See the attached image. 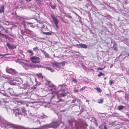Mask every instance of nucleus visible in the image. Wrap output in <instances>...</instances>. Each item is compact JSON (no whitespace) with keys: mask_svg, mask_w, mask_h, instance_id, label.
Returning <instances> with one entry per match:
<instances>
[{"mask_svg":"<svg viewBox=\"0 0 129 129\" xmlns=\"http://www.w3.org/2000/svg\"><path fill=\"white\" fill-rule=\"evenodd\" d=\"M21 57H22V58H24V55L23 54H21Z\"/></svg>","mask_w":129,"mask_h":129,"instance_id":"nucleus-50","label":"nucleus"},{"mask_svg":"<svg viewBox=\"0 0 129 129\" xmlns=\"http://www.w3.org/2000/svg\"><path fill=\"white\" fill-rule=\"evenodd\" d=\"M62 89L63 91H65V90H66L68 89L67 85L65 84H62Z\"/></svg>","mask_w":129,"mask_h":129,"instance_id":"nucleus-14","label":"nucleus"},{"mask_svg":"<svg viewBox=\"0 0 129 129\" xmlns=\"http://www.w3.org/2000/svg\"><path fill=\"white\" fill-rule=\"evenodd\" d=\"M66 95V93H61L57 97L58 98L59 96L63 97Z\"/></svg>","mask_w":129,"mask_h":129,"instance_id":"nucleus-25","label":"nucleus"},{"mask_svg":"<svg viewBox=\"0 0 129 129\" xmlns=\"http://www.w3.org/2000/svg\"><path fill=\"white\" fill-rule=\"evenodd\" d=\"M31 99L33 100H36V98H37L38 96L37 95L35 94H32L30 96Z\"/></svg>","mask_w":129,"mask_h":129,"instance_id":"nucleus-13","label":"nucleus"},{"mask_svg":"<svg viewBox=\"0 0 129 129\" xmlns=\"http://www.w3.org/2000/svg\"><path fill=\"white\" fill-rule=\"evenodd\" d=\"M21 110H22V112L23 113H24L25 112V108L24 107L21 108Z\"/></svg>","mask_w":129,"mask_h":129,"instance_id":"nucleus-35","label":"nucleus"},{"mask_svg":"<svg viewBox=\"0 0 129 129\" xmlns=\"http://www.w3.org/2000/svg\"><path fill=\"white\" fill-rule=\"evenodd\" d=\"M45 56V57H49V55L48 54L46 53L44 55Z\"/></svg>","mask_w":129,"mask_h":129,"instance_id":"nucleus-37","label":"nucleus"},{"mask_svg":"<svg viewBox=\"0 0 129 129\" xmlns=\"http://www.w3.org/2000/svg\"><path fill=\"white\" fill-rule=\"evenodd\" d=\"M76 121L74 120L72 121H69V123L70 125L71 126H72L74 123L75 124V127L72 128L71 129H78L81 128H82L85 126H87V124L84 122L77 123H76Z\"/></svg>","mask_w":129,"mask_h":129,"instance_id":"nucleus-2","label":"nucleus"},{"mask_svg":"<svg viewBox=\"0 0 129 129\" xmlns=\"http://www.w3.org/2000/svg\"><path fill=\"white\" fill-rule=\"evenodd\" d=\"M51 17L52 18L53 21L54 22L56 26L57 27H58L57 24L58 23V20H57L56 18H55L52 15H51Z\"/></svg>","mask_w":129,"mask_h":129,"instance_id":"nucleus-7","label":"nucleus"},{"mask_svg":"<svg viewBox=\"0 0 129 129\" xmlns=\"http://www.w3.org/2000/svg\"><path fill=\"white\" fill-rule=\"evenodd\" d=\"M21 60H22L23 61H25L26 62H29V60H25V59H21Z\"/></svg>","mask_w":129,"mask_h":129,"instance_id":"nucleus-46","label":"nucleus"},{"mask_svg":"<svg viewBox=\"0 0 129 129\" xmlns=\"http://www.w3.org/2000/svg\"><path fill=\"white\" fill-rule=\"evenodd\" d=\"M14 14V13L13 12L12 13H11V14L12 15H13Z\"/></svg>","mask_w":129,"mask_h":129,"instance_id":"nucleus-61","label":"nucleus"},{"mask_svg":"<svg viewBox=\"0 0 129 129\" xmlns=\"http://www.w3.org/2000/svg\"><path fill=\"white\" fill-rule=\"evenodd\" d=\"M7 45L8 46V48L10 49H15V47H12V45L8 43H7Z\"/></svg>","mask_w":129,"mask_h":129,"instance_id":"nucleus-21","label":"nucleus"},{"mask_svg":"<svg viewBox=\"0 0 129 129\" xmlns=\"http://www.w3.org/2000/svg\"><path fill=\"white\" fill-rule=\"evenodd\" d=\"M89 101L88 100H86V102H89Z\"/></svg>","mask_w":129,"mask_h":129,"instance_id":"nucleus-60","label":"nucleus"},{"mask_svg":"<svg viewBox=\"0 0 129 129\" xmlns=\"http://www.w3.org/2000/svg\"><path fill=\"white\" fill-rule=\"evenodd\" d=\"M6 70L7 73H10L12 75H16L17 73V72L15 70L11 68L9 69L7 68Z\"/></svg>","mask_w":129,"mask_h":129,"instance_id":"nucleus-5","label":"nucleus"},{"mask_svg":"<svg viewBox=\"0 0 129 129\" xmlns=\"http://www.w3.org/2000/svg\"><path fill=\"white\" fill-rule=\"evenodd\" d=\"M76 101H77V103H78L79 104H80V102H81L80 101V100L78 99L75 98V99H74L72 101L71 103H75V102Z\"/></svg>","mask_w":129,"mask_h":129,"instance_id":"nucleus-15","label":"nucleus"},{"mask_svg":"<svg viewBox=\"0 0 129 129\" xmlns=\"http://www.w3.org/2000/svg\"><path fill=\"white\" fill-rule=\"evenodd\" d=\"M31 67H34L35 68H39V67H40V66H38L37 65H33V66H32L31 65Z\"/></svg>","mask_w":129,"mask_h":129,"instance_id":"nucleus-34","label":"nucleus"},{"mask_svg":"<svg viewBox=\"0 0 129 129\" xmlns=\"http://www.w3.org/2000/svg\"><path fill=\"white\" fill-rule=\"evenodd\" d=\"M48 29V28L46 26H45L44 25H43L41 27V30L42 31L44 30L47 31Z\"/></svg>","mask_w":129,"mask_h":129,"instance_id":"nucleus-17","label":"nucleus"},{"mask_svg":"<svg viewBox=\"0 0 129 129\" xmlns=\"http://www.w3.org/2000/svg\"><path fill=\"white\" fill-rule=\"evenodd\" d=\"M25 22L27 24H33V22Z\"/></svg>","mask_w":129,"mask_h":129,"instance_id":"nucleus-40","label":"nucleus"},{"mask_svg":"<svg viewBox=\"0 0 129 129\" xmlns=\"http://www.w3.org/2000/svg\"><path fill=\"white\" fill-rule=\"evenodd\" d=\"M103 126L102 125H101L99 126V128L100 129H108L106 125H104V128H103Z\"/></svg>","mask_w":129,"mask_h":129,"instance_id":"nucleus-19","label":"nucleus"},{"mask_svg":"<svg viewBox=\"0 0 129 129\" xmlns=\"http://www.w3.org/2000/svg\"><path fill=\"white\" fill-rule=\"evenodd\" d=\"M39 100H38L37 101H35L34 102V103H39Z\"/></svg>","mask_w":129,"mask_h":129,"instance_id":"nucleus-52","label":"nucleus"},{"mask_svg":"<svg viewBox=\"0 0 129 129\" xmlns=\"http://www.w3.org/2000/svg\"><path fill=\"white\" fill-rule=\"evenodd\" d=\"M7 90H12V88H8L7 89Z\"/></svg>","mask_w":129,"mask_h":129,"instance_id":"nucleus-51","label":"nucleus"},{"mask_svg":"<svg viewBox=\"0 0 129 129\" xmlns=\"http://www.w3.org/2000/svg\"><path fill=\"white\" fill-rule=\"evenodd\" d=\"M69 18H72V17H71V16H69Z\"/></svg>","mask_w":129,"mask_h":129,"instance_id":"nucleus-59","label":"nucleus"},{"mask_svg":"<svg viewBox=\"0 0 129 129\" xmlns=\"http://www.w3.org/2000/svg\"><path fill=\"white\" fill-rule=\"evenodd\" d=\"M38 122V123H39L40 124V123H41V122L40 121H39V120H38L37 121V122Z\"/></svg>","mask_w":129,"mask_h":129,"instance_id":"nucleus-56","label":"nucleus"},{"mask_svg":"<svg viewBox=\"0 0 129 129\" xmlns=\"http://www.w3.org/2000/svg\"><path fill=\"white\" fill-rule=\"evenodd\" d=\"M52 66L54 68H61L63 67L65 64V62H52L51 63Z\"/></svg>","mask_w":129,"mask_h":129,"instance_id":"nucleus-3","label":"nucleus"},{"mask_svg":"<svg viewBox=\"0 0 129 129\" xmlns=\"http://www.w3.org/2000/svg\"><path fill=\"white\" fill-rule=\"evenodd\" d=\"M16 17L18 19L21 20L23 23L24 22V19H26V17L24 16L21 17L18 16H17Z\"/></svg>","mask_w":129,"mask_h":129,"instance_id":"nucleus-9","label":"nucleus"},{"mask_svg":"<svg viewBox=\"0 0 129 129\" xmlns=\"http://www.w3.org/2000/svg\"><path fill=\"white\" fill-rule=\"evenodd\" d=\"M73 80L75 83H76L77 82V80L76 79H74Z\"/></svg>","mask_w":129,"mask_h":129,"instance_id":"nucleus-45","label":"nucleus"},{"mask_svg":"<svg viewBox=\"0 0 129 129\" xmlns=\"http://www.w3.org/2000/svg\"><path fill=\"white\" fill-rule=\"evenodd\" d=\"M51 7L53 9H54L55 8V5L52 6Z\"/></svg>","mask_w":129,"mask_h":129,"instance_id":"nucleus-43","label":"nucleus"},{"mask_svg":"<svg viewBox=\"0 0 129 129\" xmlns=\"http://www.w3.org/2000/svg\"><path fill=\"white\" fill-rule=\"evenodd\" d=\"M13 81H19V78L16 77H15L13 79Z\"/></svg>","mask_w":129,"mask_h":129,"instance_id":"nucleus-33","label":"nucleus"},{"mask_svg":"<svg viewBox=\"0 0 129 129\" xmlns=\"http://www.w3.org/2000/svg\"><path fill=\"white\" fill-rule=\"evenodd\" d=\"M24 94L22 93V94H21V96H19L21 97H22L24 95Z\"/></svg>","mask_w":129,"mask_h":129,"instance_id":"nucleus-57","label":"nucleus"},{"mask_svg":"<svg viewBox=\"0 0 129 129\" xmlns=\"http://www.w3.org/2000/svg\"><path fill=\"white\" fill-rule=\"evenodd\" d=\"M27 2H29L31 1V0H25Z\"/></svg>","mask_w":129,"mask_h":129,"instance_id":"nucleus-58","label":"nucleus"},{"mask_svg":"<svg viewBox=\"0 0 129 129\" xmlns=\"http://www.w3.org/2000/svg\"><path fill=\"white\" fill-rule=\"evenodd\" d=\"M33 49L34 51H36L37 50H38L39 49L38 47H36L34 48H33Z\"/></svg>","mask_w":129,"mask_h":129,"instance_id":"nucleus-36","label":"nucleus"},{"mask_svg":"<svg viewBox=\"0 0 129 129\" xmlns=\"http://www.w3.org/2000/svg\"><path fill=\"white\" fill-rule=\"evenodd\" d=\"M30 59L33 63H39L40 62V59L38 57L34 56L31 57Z\"/></svg>","mask_w":129,"mask_h":129,"instance_id":"nucleus-4","label":"nucleus"},{"mask_svg":"<svg viewBox=\"0 0 129 129\" xmlns=\"http://www.w3.org/2000/svg\"><path fill=\"white\" fill-rule=\"evenodd\" d=\"M6 109L7 111L8 112H10L11 111H12V109L9 107H6Z\"/></svg>","mask_w":129,"mask_h":129,"instance_id":"nucleus-22","label":"nucleus"},{"mask_svg":"<svg viewBox=\"0 0 129 129\" xmlns=\"http://www.w3.org/2000/svg\"><path fill=\"white\" fill-rule=\"evenodd\" d=\"M113 48L115 50H117V45L115 43L114 44L113 46Z\"/></svg>","mask_w":129,"mask_h":129,"instance_id":"nucleus-26","label":"nucleus"},{"mask_svg":"<svg viewBox=\"0 0 129 129\" xmlns=\"http://www.w3.org/2000/svg\"><path fill=\"white\" fill-rule=\"evenodd\" d=\"M46 68L47 69L50 71L52 72H53L54 71V69H52L51 68L47 67Z\"/></svg>","mask_w":129,"mask_h":129,"instance_id":"nucleus-20","label":"nucleus"},{"mask_svg":"<svg viewBox=\"0 0 129 129\" xmlns=\"http://www.w3.org/2000/svg\"><path fill=\"white\" fill-rule=\"evenodd\" d=\"M86 87L85 86H84L83 87L80 89V91H81L84 90Z\"/></svg>","mask_w":129,"mask_h":129,"instance_id":"nucleus-39","label":"nucleus"},{"mask_svg":"<svg viewBox=\"0 0 129 129\" xmlns=\"http://www.w3.org/2000/svg\"><path fill=\"white\" fill-rule=\"evenodd\" d=\"M49 88H48V89H47V91H51L52 93H53V88L52 87L53 86L51 84V83H49Z\"/></svg>","mask_w":129,"mask_h":129,"instance_id":"nucleus-10","label":"nucleus"},{"mask_svg":"<svg viewBox=\"0 0 129 129\" xmlns=\"http://www.w3.org/2000/svg\"><path fill=\"white\" fill-rule=\"evenodd\" d=\"M42 33L43 34L45 35H50L51 34V33L50 32H45L43 31H42Z\"/></svg>","mask_w":129,"mask_h":129,"instance_id":"nucleus-31","label":"nucleus"},{"mask_svg":"<svg viewBox=\"0 0 129 129\" xmlns=\"http://www.w3.org/2000/svg\"><path fill=\"white\" fill-rule=\"evenodd\" d=\"M97 91L99 92H101L102 91V90L100 88L98 87L95 88H94Z\"/></svg>","mask_w":129,"mask_h":129,"instance_id":"nucleus-29","label":"nucleus"},{"mask_svg":"<svg viewBox=\"0 0 129 129\" xmlns=\"http://www.w3.org/2000/svg\"><path fill=\"white\" fill-rule=\"evenodd\" d=\"M47 117V116L46 115H44L43 116V118H46Z\"/></svg>","mask_w":129,"mask_h":129,"instance_id":"nucleus-53","label":"nucleus"},{"mask_svg":"<svg viewBox=\"0 0 129 129\" xmlns=\"http://www.w3.org/2000/svg\"><path fill=\"white\" fill-rule=\"evenodd\" d=\"M117 1L120 2V1L119 0H116Z\"/></svg>","mask_w":129,"mask_h":129,"instance_id":"nucleus-63","label":"nucleus"},{"mask_svg":"<svg viewBox=\"0 0 129 129\" xmlns=\"http://www.w3.org/2000/svg\"><path fill=\"white\" fill-rule=\"evenodd\" d=\"M39 1H40L41 2V4H42L43 3V0H39Z\"/></svg>","mask_w":129,"mask_h":129,"instance_id":"nucleus-54","label":"nucleus"},{"mask_svg":"<svg viewBox=\"0 0 129 129\" xmlns=\"http://www.w3.org/2000/svg\"><path fill=\"white\" fill-rule=\"evenodd\" d=\"M112 65H111V66H110V68H111L112 67Z\"/></svg>","mask_w":129,"mask_h":129,"instance_id":"nucleus-62","label":"nucleus"},{"mask_svg":"<svg viewBox=\"0 0 129 129\" xmlns=\"http://www.w3.org/2000/svg\"><path fill=\"white\" fill-rule=\"evenodd\" d=\"M7 55L6 54H5V55H2L1 54V53L0 54V56H3V55Z\"/></svg>","mask_w":129,"mask_h":129,"instance_id":"nucleus-55","label":"nucleus"},{"mask_svg":"<svg viewBox=\"0 0 129 129\" xmlns=\"http://www.w3.org/2000/svg\"><path fill=\"white\" fill-rule=\"evenodd\" d=\"M13 112L15 116H17L20 115L21 112L19 109L18 108L16 109L13 110Z\"/></svg>","mask_w":129,"mask_h":129,"instance_id":"nucleus-6","label":"nucleus"},{"mask_svg":"<svg viewBox=\"0 0 129 129\" xmlns=\"http://www.w3.org/2000/svg\"><path fill=\"white\" fill-rule=\"evenodd\" d=\"M27 52L29 53L31 55H33V53L32 50H28L27 51Z\"/></svg>","mask_w":129,"mask_h":129,"instance_id":"nucleus-30","label":"nucleus"},{"mask_svg":"<svg viewBox=\"0 0 129 129\" xmlns=\"http://www.w3.org/2000/svg\"><path fill=\"white\" fill-rule=\"evenodd\" d=\"M9 83L11 85H15L16 84V83L15 82H13L12 81H11L9 82Z\"/></svg>","mask_w":129,"mask_h":129,"instance_id":"nucleus-24","label":"nucleus"},{"mask_svg":"<svg viewBox=\"0 0 129 129\" xmlns=\"http://www.w3.org/2000/svg\"><path fill=\"white\" fill-rule=\"evenodd\" d=\"M1 124L4 125L5 127L10 126L14 129H47L50 128H56V120H54L51 123L43 125L40 128H30L28 127L26 128L20 126L11 124L0 116V125Z\"/></svg>","mask_w":129,"mask_h":129,"instance_id":"nucleus-1","label":"nucleus"},{"mask_svg":"<svg viewBox=\"0 0 129 129\" xmlns=\"http://www.w3.org/2000/svg\"><path fill=\"white\" fill-rule=\"evenodd\" d=\"M102 75L105 76V75L103 73H102L101 72H99V74L98 75V76L99 77H100Z\"/></svg>","mask_w":129,"mask_h":129,"instance_id":"nucleus-32","label":"nucleus"},{"mask_svg":"<svg viewBox=\"0 0 129 129\" xmlns=\"http://www.w3.org/2000/svg\"><path fill=\"white\" fill-rule=\"evenodd\" d=\"M103 100L102 99H99L98 101V103H101L103 102Z\"/></svg>","mask_w":129,"mask_h":129,"instance_id":"nucleus-28","label":"nucleus"},{"mask_svg":"<svg viewBox=\"0 0 129 129\" xmlns=\"http://www.w3.org/2000/svg\"><path fill=\"white\" fill-rule=\"evenodd\" d=\"M36 76H38V78H39V79L40 80V81L42 82L43 81V77L42 76V75L41 73L39 74H36Z\"/></svg>","mask_w":129,"mask_h":129,"instance_id":"nucleus-11","label":"nucleus"},{"mask_svg":"<svg viewBox=\"0 0 129 129\" xmlns=\"http://www.w3.org/2000/svg\"><path fill=\"white\" fill-rule=\"evenodd\" d=\"M4 6H2L0 8V13H3L4 11Z\"/></svg>","mask_w":129,"mask_h":129,"instance_id":"nucleus-18","label":"nucleus"},{"mask_svg":"<svg viewBox=\"0 0 129 129\" xmlns=\"http://www.w3.org/2000/svg\"><path fill=\"white\" fill-rule=\"evenodd\" d=\"M16 102H17L18 104H23L24 102L21 101H19L18 100H16Z\"/></svg>","mask_w":129,"mask_h":129,"instance_id":"nucleus-23","label":"nucleus"},{"mask_svg":"<svg viewBox=\"0 0 129 129\" xmlns=\"http://www.w3.org/2000/svg\"><path fill=\"white\" fill-rule=\"evenodd\" d=\"M12 45V47H15V48H16V45Z\"/></svg>","mask_w":129,"mask_h":129,"instance_id":"nucleus-49","label":"nucleus"},{"mask_svg":"<svg viewBox=\"0 0 129 129\" xmlns=\"http://www.w3.org/2000/svg\"><path fill=\"white\" fill-rule=\"evenodd\" d=\"M117 108L118 110H120L123 109L124 107L122 106H118Z\"/></svg>","mask_w":129,"mask_h":129,"instance_id":"nucleus-27","label":"nucleus"},{"mask_svg":"<svg viewBox=\"0 0 129 129\" xmlns=\"http://www.w3.org/2000/svg\"><path fill=\"white\" fill-rule=\"evenodd\" d=\"M18 62L20 64H21L22 65H23V64H24V65L26 66H30L31 67V65H29L27 64V63H25L23 62H21V61H18Z\"/></svg>","mask_w":129,"mask_h":129,"instance_id":"nucleus-16","label":"nucleus"},{"mask_svg":"<svg viewBox=\"0 0 129 129\" xmlns=\"http://www.w3.org/2000/svg\"><path fill=\"white\" fill-rule=\"evenodd\" d=\"M41 50L44 55H45V54L46 53V51L44 50H43L42 49H41Z\"/></svg>","mask_w":129,"mask_h":129,"instance_id":"nucleus-38","label":"nucleus"},{"mask_svg":"<svg viewBox=\"0 0 129 129\" xmlns=\"http://www.w3.org/2000/svg\"><path fill=\"white\" fill-rule=\"evenodd\" d=\"M5 78L7 79H10L11 78V77L9 76H8V77H5Z\"/></svg>","mask_w":129,"mask_h":129,"instance_id":"nucleus-44","label":"nucleus"},{"mask_svg":"<svg viewBox=\"0 0 129 129\" xmlns=\"http://www.w3.org/2000/svg\"><path fill=\"white\" fill-rule=\"evenodd\" d=\"M9 92L10 94H11V93L10 92V91H9Z\"/></svg>","mask_w":129,"mask_h":129,"instance_id":"nucleus-64","label":"nucleus"},{"mask_svg":"<svg viewBox=\"0 0 129 129\" xmlns=\"http://www.w3.org/2000/svg\"><path fill=\"white\" fill-rule=\"evenodd\" d=\"M61 129H70V128H69L68 127H67L66 128H64V127H62Z\"/></svg>","mask_w":129,"mask_h":129,"instance_id":"nucleus-48","label":"nucleus"},{"mask_svg":"<svg viewBox=\"0 0 129 129\" xmlns=\"http://www.w3.org/2000/svg\"><path fill=\"white\" fill-rule=\"evenodd\" d=\"M29 87L28 84V83H26L24 84H23L22 87H20V88H23L24 89H27Z\"/></svg>","mask_w":129,"mask_h":129,"instance_id":"nucleus-12","label":"nucleus"},{"mask_svg":"<svg viewBox=\"0 0 129 129\" xmlns=\"http://www.w3.org/2000/svg\"><path fill=\"white\" fill-rule=\"evenodd\" d=\"M74 92L75 93L78 92V90L76 89L74 90Z\"/></svg>","mask_w":129,"mask_h":129,"instance_id":"nucleus-47","label":"nucleus"},{"mask_svg":"<svg viewBox=\"0 0 129 129\" xmlns=\"http://www.w3.org/2000/svg\"><path fill=\"white\" fill-rule=\"evenodd\" d=\"M105 66H104L103 68H98V70H102L104 69L105 68Z\"/></svg>","mask_w":129,"mask_h":129,"instance_id":"nucleus-41","label":"nucleus"},{"mask_svg":"<svg viewBox=\"0 0 129 129\" xmlns=\"http://www.w3.org/2000/svg\"><path fill=\"white\" fill-rule=\"evenodd\" d=\"M76 46H77L78 48H80L81 47L85 49L87 47V45L82 43H81L79 44H77Z\"/></svg>","mask_w":129,"mask_h":129,"instance_id":"nucleus-8","label":"nucleus"},{"mask_svg":"<svg viewBox=\"0 0 129 129\" xmlns=\"http://www.w3.org/2000/svg\"><path fill=\"white\" fill-rule=\"evenodd\" d=\"M113 83V82L112 81L110 80L109 81V83L110 85H112V84Z\"/></svg>","mask_w":129,"mask_h":129,"instance_id":"nucleus-42","label":"nucleus"}]
</instances>
